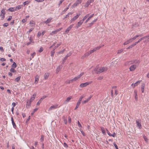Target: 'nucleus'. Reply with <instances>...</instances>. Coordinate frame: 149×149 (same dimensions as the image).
I'll return each mask as SVG.
<instances>
[{
    "mask_svg": "<svg viewBox=\"0 0 149 149\" xmlns=\"http://www.w3.org/2000/svg\"><path fill=\"white\" fill-rule=\"evenodd\" d=\"M140 62V61L139 60L134 59L126 61L125 64L126 65H130L131 64H133L129 68L130 71H134L136 68L138 67Z\"/></svg>",
    "mask_w": 149,
    "mask_h": 149,
    "instance_id": "nucleus-1",
    "label": "nucleus"
},
{
    "mask_svg": "<svg viewBox=\"0 0 149 149\" xmlns=\"http://www.w3.org/2000/svg\"><path fill=\"white\" fill-rule=\"evenodd\" d=\"M108 68L106 67H102L100 68L98 70H95V73L97 74H99L100 73L105 72L108 70Z\"/></svg>",
    "mask_w": 149,
    "mask_h": 149,
    "instance_id": "nucleus-2",
    "label": "nucleus"
},
{
    "mask_svg": "<svg viewBox=\"0 0 149 149\" xmlns=\"http://www.w3.org/2000/svg\"><path fill=\"white\" fill-rule=\"evenodd\" d=\"M104 45H103L102 46H99L97 47H95L93 49L89 51V53L91 54V53H93L94 52L96 51V50L100 49L102 46H104Z\"/></svg>",
    "mask_w": 149,
    "mask_h": 149,
    "instance_id": "nucleus-3",
    "label": "nucleus"
},
{
    "mask_svg": "<svg viewBox=\"0 0 149 149\" xmlns=\"http://www.w3.org/2000/svg\"><path fill=\"white\" fill-rule=\"evenodd\" d=\"M81 13L77 14L76 15L74 16L70 20V23H71L74 22L76 19H77L81 15Z\"/></svg>",
    "mask_w": 149,
    "mask_h": 149,
    "instance_id": "nucleus-4",
    "label": "nucleus"
},
{
    "mask_svg": "<svg viewBox=\"0 0 149 149\" xmlns=\"http://www.w3.org/2000/svg\"><path fill=\"white\" fill-rule=\"evenodd\" d=\"M91 82V81L86 82L84 83H83L81 84L80 85V86L81 88L86 87L87 85L90 84Z\"/></svg>",
    "mask_w": 149,
    "mask_h": 149,
    "instance_id": "nucleus-5",
    "label": "nucleus"
},
{
    "mask_svg": "<svg viewBox=\"0 0 149 149\" xmlns=\"http://www.w3.org/2000/svg\"><path fill=\"white\" fill-rule=\"evenodd\" d=\"M72 54V53L71 52H69V53L67 54V55H66V56L64 58V59L62 61V63H64L65 62L67 58L68 57H69V56H71Z\"/></svg>",
    "mask_w": 149,
    "mask_h": 149,
    "instance_id": "nucleus-6",
    "label": "nucleus"
},
{
    "mask_svg": "<svg viewBox=\"0 0 149 149\" xmlns=\"http://www.w3.org/2000/svg\"><path fill=\"white\" fill-rule=\"evenodd\" d=\"M136 123L137 126L138 127L139 129L141 128L142 126L140 120L139 119L136 120Z\"/></svg>",
    "mask_w": 149,
    "mask_h": 149,
    "instance_id": "nucleus-7",
    "label": "nucleus"
},
{
    "mask_svg": "<svg viewBox=\"0 0 149 149\" xmlns=\"http://www.w3.org/2000/svg\"><path fill=\"white\" fill-rule=\"evenodd\" d=\"M83 22H84L81 20H80L79 22H78L77 24L75 26V28L76 29H78L79 27L80 26H81L82 25Z\"/></svg>",
    "mask_w": 149,
    "mask_h": 149,
    "instance_id": "nucleus-8",
    "label": "nucleus"
},
{
    "mask_svg": "<svg viewBox=\"0 0 149 149\" xmlns=\"http://www.w3.org/2000/svg\"><path fill=\"white\" fill-rule=\"evenodd\" d=\"M92 96L90 95L88 98L85 100H84L82 102V104H84L88 102L91 99L92 97Z\"/></svg>",
    "mask_w": 149,
    "mask_h": 149,
    "instance_id": "nucleus-9",
    "label": "nucleus"
},
{
    "mask_svg": "<svg viewBox=\"0 0 149 149\" xmlns=\"http://www.w3.org/2000/svg\"><path fill=\"white\" fill-rule=\"evenodd\" d=\"M90 54L89 53V52H88L86 53H85L82 56H81V58L82 59H84L85 58L87 57Z\"/></svg>",
    "mask_w": 149,
    "mask_h": 149,
    "instance_id": "nucleus-10",
    "label": "nucleus"
},
{
    "mask_svg": "<svg viewBox=\"0 0 149 149\" xmlns=\"http://www.w3.org/2000/svg\"><path fill=\"white\" fill-rule=\"evenodd\" d=\"M95 0H88L86 3L85 4V6L86 7H88L90 4L93 2Z\"/></svg>",
    "mask_w": 149,
    "mask_h": 149,
    "instance_id": "nucleus-11",
    "label": "nucleus"
},
{
    "mask_svg": "<svg viewBox=\"0 0 149 149\" xmlns=\"http://www.w3.org/2000/svg\"><path fill=\"white\" fill-rule=\"evenodd\" d=\"M11 120L12 124L13 126V127L14 128L16 129V128L17 127V126L14 122V120H13V117H12L11 118Z\"/></svg>",
    "mask_w": 149,
    "mask_h": 149,
    "instance_id": "nucleus-12",
    "label": "nucleus"
},
{
    "mask_svg": "<svg viewBox=\"0 0 149 149\" xmlns=\"http://www.w3.org/2000/svg\"><path fill=\"white\" fill-rule=\"evenodd\" d=\"M36 93L33 94L32 96L31 97V98L29 100L31 102L33 101L35 98V97L36 96Z\"/></svg>",
    "mask_w": 149,
    "mask_h": 149,
    "instance_id": "nucleus-13",
    "label": "nucleus"
},
{
    "mask_svg": "<svg viewBox=\"0 0 149 149\" xmlns=\"http://www.w3.org/2000/svg\"><path fill=\"white\" fill-rule=\"evenodd\" d=\"M29 24H30V26L32 27H34L36 24L35 22L33 21H30Z\"/></svg>",
    "mask_w": 149,
    "mask_h": 149,
    "instance_id": "nucleus-14",
    "label": "nucleus"
},
{
    "mask_svg": "<svg viewBox=\"0 0 149 149\" xmlns=\"http://www.w3.org/2000/svg\"><path fill=\"white\" fill-rule=\"evenodd\" d=\"M72 96L68 97L67 98L66 100L64 102V104H66L67 102H68L72 98Z\"/></svg>",
    "mask_w": 149,
    "mask_h": 149,
    "instance_id": "nucleus-15",
    "label": "nucleus"
},
{
    "mask_svg": "<svg viewBox=\"0 0 149 149\" xmlns=\"http://www.w3.org/2000/svg\"><path fill=\"white\" fill-rule=\"evenodd\" d=\"M62 67V66L61 65H59L58 67L56 68V73H58L60 71Z\"/></svg>",
    "mask_w": 149,
    "mask_h": 149,
    "instance_id": "nucleus-16",
    "label": "nucleus"
},
{
    "mask_svg": "<svg viewBox=\"0 0 149 149\" xmlns=\"http://www.w3.org/2000/svg\"><path fill=\"white\" fill-rule=\"evenodd\" d=\"M132 40L131 38H130L128 40H127V41L125 42L124 43H123V45H126L129 43L130 42H132Z\"/></svg>",
    "mask_w": 149,
    "mask_h": 149,
    "instance_id": "nucleus-17",
    "label": "nucleus"
},
{
    "mask_svg": "<svg viewBox=\"0 0 149 149\" xmlns=\"http://www.w3.org/2000/svg\"><path fill=\"white\" fill-rule=\"evenodd\" d=\"M134 98L135 100L136 101H138V96H137V92L136 91H134Z\"/></svg>",
    "mask_w": 149,
    "mask_h": 149,
    "instance_id": "nucleus-18",
    "label": "nucleus"
},
{
    "mask_svg": "<svg viewBox=\"0 0 149 149\" xmlns=\"http://www.w3.org/2000/svg\"><path fill=\"white\" fill-rule=\"evenodd\" d=\"M94 15V14H93L91 15L90 16H89L88 18L86 20L85 22V23H87L88 21L91 19V18H92L93 16Z\"/></svg>",
    "mask_w": 149,
    "mask_h": 149,
    "instance_id": "nucleus-19",
    "label": "nucleus"
},
{
    "mask_svg": "<svg viewBox=\"0 0 149 149\" xmlns=\"http://www.w3.org/2000/svg\"><path fill=\"white\" fill-rule=\"evenodd\" d=\"M97 18L93 20L91 22L89 23V25L88 26V27H90L92 26V25L94 24V23L97 20Z\"/></svg>",
    "mask_w": 149,
    "mask_h": 149,
    "instance_id": "nucleus-20",
    "label": "nucleus"
},
{
    "mask_svg": "<svg viewBox=\"0 0 149 149\" xmlns=\"http://www.w3.org/2000/svg\"><path fill=\"white\" fill-rule=\"evenodd\" d=\"M8 10L11 12H14L16 11V10L15 9V8L13 7L9 8L8 9Z\"/></svg>",
    "mask_w": 149,
    "mask_h": 149,
    "instance_id": "nucleus-21",
    "label": "nucleus"
},
{
    "mask_svg": "<svg viewBox=\"0 0 149 149\" xmlns=\"http://www.w3.org/2000/svg\"><path fill=\"white\" fill-rule=\"evenodd\" d=\"M63 119L64 121V123L65 124H67V117L63 116Z\"/></svg>",
    "mask_w": 149,
    "mask_h": 149,
    "instance_id": "nucleus-22",
    "label": "nucleus"
},
{
    "mask_svg": "<svg viewBox=\"0 0 149 149\" xmlns=\"http://www.w3.org/2000/svg\"><path fill=\"white\" fill-rule=\"evenodd\" d=\"M52 19V18H48L47 19V20L45 22V23L46 24H47L48 23H49V22H50Z\"/></svg>",
    "mask_w": 149,
    "mask_h": 149,
    "instance_id": "nucleus-23",
    "label": "nucleus"
},
{
    "mask_svg": "<svg viewBox=\"0 0 149 149\" xmlns=\"http://www.w3.org/2000/svg\"><path fill=\"white\" fill-rule=\"evenodd\" d=\"M32 102L31 101H30L29 100H27V104H26V106H30L31 104V102Z\"/></svg>",
    "mask_w": 149,
    "mask_h": 149,
    "instance_id": "nucleus-24",
    "label": "nucleus"
},
{
    "mask_svg": "<svg viewBox=\"0 0 149 149\" xmlns=\"http://www.w3.org/2000/svg\"><path fill=\"white\" fill-rule=\"evenodd\" d=\"M49 76V74L48 73H45L44 75V79L45 80L47 79Z\"/></svg>",
    "mask_w": 149,
    "mask_h": 149,
    "instance_id": "nucleus-25",
    "label": "nucleus"
},
{
    "mask_svg": "<svg viewBox=\"0 0 149 149\" xmlns=\"http://www.w3.org/2000/svg\"><path fill=\"white\" fill-rule=\"evenodd\" d=\"M21 77L20 76H19L17 77L16 78H15V81L16 82H18L19 81Z\"/></svg>",
    "mask_w": 149,
    "mask_h": 149,
    "instance_id": "nucleus-26",
    "label": "nucleus"
},
{
    "mask_svg": "<svg viewBox=\"0 0 149 149\" xmlns=\"http://www.w3.org/2000/svg\"><path fill=\"white\" fill-rule=\"evenodd\" d=\"M101 131H102V133H103V134L104 135L106 134L105 131L104 130V129L103 127H101Z\"/></svg>",
    "mask_w": 149,
    "mask_h": 149,
    "instance_id": "nucleus-27",
    "label": "nucleus"
},
{
    "mask_svg": "<svg viewBox=\"0 0 149 149\" xmlns=\"http://www.w3.org/2000/svg\"><path fill=\"white\" fill-rule=\"evenodd\" d=\"M57 32H57L56 30H55V31H52V32H51L49 34L50 35H53L54 34H56Z\"/></svg>",
    "mask_w": 149,
    "mask_h": 149,
    "instance_id": "nucleus-28",
    "label": "nucleus"
},
{
    "mask_svg": "<svg viewBox=\"0 0 149 149\" xmlns=\"http://www.w3.org/2000/svg\"><path fill=\"white\" fill-rule=\"evenodd\" d=\"M144 87L145 85L144 84H143L141 85V91L142 93H143L144 91Z\"/></svg>",
    "mask_w": 149,
    "mask_h": 149,
    "instance_id": "nucleus-29",
    "label": "nucleus"
},
{
    "mask_svg": "<svg viewBox=\"0 0 149 149\" xmlns=\"http://www.w3.org/2000/svg\"><path fill=\"white\" fill-rule=\"evenodd\" d=\"M79 77L78 76H77V77L74 78L72 79V80L73 81H74L77 80V79H78L79 78Z\"/></svg>",
    "mask_w": 149,
    "mask_h": 149,
    "instance_id": "nucleus-30",
    "label": "nucleus"
},
{
    "mask_svg": "<svg viewBox=\"0 0 149 149\" xmlns=\"http://www.w3.org/2000/svg\"><path fill=\"white\" fill-rule=\"evenodd\" d=\"M89 15V14H87L81 20L84 22V21L86 19V18H87V17H88Z\"/></svg>",
    "mask_w": 149,
    "mask_h": 149,
    "instance_id": "nucleus-31",
    "label": "nucleus"
},
{
    "mask_svg": "<svg viewBox=\"0 0 149 149\" xmlns=\"http://www.w3.org/2000/svg\"><path fill=\"white\" fill-rule=\"evenodd\" d=\"M22 6L20 5H18L15 8V9H16V10H19L21 8Z\"/></svg>",
    "mask_w": 149,
    "mask_h": 149,
    "instance_id": "nucleus-32",
    "label": "nucleus"
},
{
    "mask_svg": "<svg viewBox=\"0 0 149 149\" xmlns=\"http://www.w3.org/2000/svg\"><path fill=\"white\" fill-rule=\"evenodd\" d=\"M11 67L12 68H15L17 67V65L16 63L15 62H14L13 64L11 65Z\"/></svg>",
    "mask_w": 149,
    "mask_h": 149,
    "instance_id": "nucleus-33",
    "label": "nucleus"
},
{
    "mask_svg": "<svg viewBox=\"0 0 149 149\" xmlns=\"http://www.w3.org/2000/svg\"><path fill=\"white\" fill-rule=\"evenodd\" d=\"M140 81H138L134 84V87L137 86L140 82Z\"/></svg>",
    "mask_w": 149,
    "mask_h": 149,
    "instance_id": "nucleus-34",
    "label": "nucleus"
},
{
    "mask_svg": "<svg viewBox=\"0 0 149 149\" xmlns=\"http://www.w3.org/2000/svg\"><path fill=\"white\" fill-rule=\"evenodd\" d=\"M146 37L147 36H144L141 38H140L138 40V42H141L142 40L145 39V38H146Z\"/></svg>",
    "mask_w": 149,
    "mask_h": 149,
    "instance_id": "nucleus-35",
    "label": "nucleus"
},
{
    "mask_svg": "<svg viewBox=\"0 0 149 149\" xmlns=\"http://www.w3.org/2000/svg\"><path fill=\"white\" fill-rule=\"evenodd\" d=\"M73 82V81L72 80V79L69 80H67L66 81V83H67V84H70V83L72 82Z\"/></svg>",
    "mask_w": 149,
    "mask_h": 149,
    "instance_id": "nucleus-36",
    "label": "nucleus"
},
{
    "mask_svg": "<svg viewBox=\"0 0 149 149\" xmlns=\"http://www.w3.org/2000/svg\"><path fill=\"white\" fill-rule=\"evenodd\" d=\"M82 1V0H77L75 2L78 5L79 3H80Z\"/></svg>",
    "mask_w": 149,
    "mask_h": 149,
    "instance_id": "nucleus-37",
    "label": "nucleus"
},
{
    "mask_svg": "<svg viewBox=\"0 0 149 149\" xmlns=\"http://www.w3.org/2000/svg\"><path fill=\"white\" fill-rule=\"evenodd\" d=\"M29 40L30 41L29 42H31V43H34V41L33 40V39L31 36L30 37V38L29 39Z\"/></svg>",
    "mask_w": 149,
    "mask_h": 149,
    "instance_id": "nucleus-38",
    "label": "nucleus"
},
{
    "mask_svg": "<svg viewBox=\"0 0 149 149\" xmlns=\"http://www.w3.org/2000/svg\"><path fill=\"white\" fill-rule=\"evenodd\" d=\"M5 15L3 14H1L0 15V16L1 17V19L3 20L5 17Z\"/></svg>",
    "mask_w": 149,
    "mask_h": 149,
    "instance_id": "nucleus-39",
    "label": "nucleus"
},
{
    "mask_svg": "<svg viewBox=\"0 0 149 149\" xmlns=\"http://www.w3.org/2000/svg\"><path fill=\"white\" fill-rule=\"evenodd\" d=\"M1 14H3L4 15H5L6 14V12L5 11V9L4 8H3L1 10Z\"/></svg>",
    "mask_w": 149,
    "mask_h": 149,
    "instance_id": "nucleus-40",
    "label": "nucleus"
},
{
    "mask_svg": "<svg viewBox=\"0 0 149 149\" xmlns=\"http://www.w3.org/2000/svg\"><path fill=\"white\" fill-rule=\"evenodd\" d=\"M80 104V103H79L78 102H77L76 106L75 107V108L74 109L75 110L76 109L79 107V106Z\"/></svg>",
    "mask_w": 149,
    "mask_h": 149,
    "instance_id": "nucleus-41",
    "label": "nucleus"
},
{
    "mask_svg": "<svg viewBox=\"0 0 149 149\" xmlns=\"http://www.w3.org/2000/svg\"><path fill=\"white\" fill-rule=\"evenodd\" d=\"M55 109L54 105H52L50 107L49 109V111H51L53 109Z\"/></svg>",
    "mask_w": 149,
    "mask_h": 149,
    "instance_id": "nucleus-42",
    "label": "nucleus"
},
{
    "mask_svg": "<svg viewBox=\"0 0 149 149\" xmlns=\"http://www.w3.org/2000/svg\"><path fill=\"white\" fill-rule=\"evenodd\" d=\"M38 109L37 108H35V109H34L33 110V111L31 113V115H33L34 112L38 110Z\"/></svg>",
    "mask_w": 149,
    "mask_h": 149,
    "instance_id": "nucleus-43",
    "label": "nucleus"
},
{
    "mask_svg": "<svg viewBox=\"0 0 149 149\" xmlns=\"http://www.w3.org/2000/svg\"><path fill=\"white\" fill-rule=\"evenodd\" d=\"M10 71L13 73H16V70L13 68H11L10 70Z\"/></svg>",
    "mask_w": 149,
    "mask_h": 149,
    "instance_id": "nucleus-44",
    "label": "nucleus"
},
{
    "mask_svg": "<svg viewBox=\"0 0 149 149\" xmlns=\"http://www.w3.org/2000/svg\"><path fill=\"white\" fill-rule=\"evenodd\" d=\"M138 37H139L138 35H136L133 38H131L132 39V41H133V40H135L136 38H137Z\"/></svg>",
    "mask_w": 149,
    "mask_h": 149,
    "instance_id": "nucleus-45",
    "label": "nucleus"
},
{
    "mask_svg": "<svg viewBox=\"0 0 149 149\" xmlns=\"http://www.w3.org/2000/svg\"><path fill=\"white\" fill-rule=\"evenodd\" d=\"M33 28H31L30 30L27 32V33L29 34L31 32L32 30H33Z\"/></svg>",
    "mask_w": 149,
    "mask_h": 149,
    "instance_id": "nucleus-46",
    "label": "nucleus"
},
{
    "mask_svg": "<svg viewBox=\"0 0 149 149\" xmlns=\"http://www.w3.org/2000/svg\"><path fill=\"white\" fill-rule=\"evenodd\" d=\"M42 100H41V99H40L38 101V102L37 103V105H39L41 103V102L42 101Z\"/></svg>",
    "mask_w": 149,
    "mask_h": 149,
    "instance_id": "nucleus-47",
    "label": "nucleus"
},
{
    "mask_svg": "<svg viewBox=\"0 0 149 149\" xmlns=\"http://www.w3.org/2000/svg\"><path fill=\"white\" fill-rule=\"evenodd\" d=\"M70 29L69 27H68L66 29L65 31V32L66 33H68L70 31Z\"/></svg>",
    "mask_w": 149,
    "mask_h": 149,
    "instance_id": "nucleus-48",
    "label": "nucleus"
},
{
    "mask_svg": "<svg viewBox=\"0 0 149 149\" xmlns=\"http://www.w3.org/2000/svg\"><path fill=\"white\" fill-rule=\"evenodd\" d=\"M29 2V1H27L24 2L23 3V4L24 6H25L27 4H28Z\"/></svg>",
    "mask_w": 149,
    "mask_h": 149,
    "instance_id": "nucleus-49",
    "label": "nucleus"
},
{
    "mask_svg": "<svg viewBox=\"0 0 149 149\" xmlns=\"http://www.w3.org/2000/svg\"><path fill=\"white\" fill-rule=\"evenodd\" d=\"M55 53V52L54 51V50L52 51L51 52V56H54V53Z\"/></svg>",
    "mask_w": 149,
    "mask_h": 149,
    "instance_id": "nucleus-50",
    "label": "nucleus"
},
{
    "mask_svg": "<svg viewBox=\"0 0 149 149\" xmlns=\"http://www.w3.org/2000/svg\"><path fill=\"white\" fill-rule=\"evenodd\" d=\"M44 136L43 135H42L41 136L40 141L41 142H42L44 141Z\"/></svg>",
    "mask_w": 149,
    "mask_h": 149,
    "instance_id": "nucleus-51",
    "label": "nucleus"
},
{
    "mask_svg": "<svg viewBox=\"0 0 149 149\" xmlns=\"http://www.w3.org/2000/svg\"><path fill=\"white\" fill-rule=\"evenodd\" d=\"M143 139H144L145 141L146 142H147L148 141V139L146 138V137L145 135L143 136Z\"/></svg>",
    "mask_w": 149,
    "mask_h": 149,
    "instance_id": "nucleus-52",
    "label": "nucleus"
},
{
    "mask_svg": "<svg viewBox=\"0 0 149 149\" xmlns=\"http://www.w3.org/2000/svg\"><path fill=\"white\" fill-rule=\"evenodd\" d=\"M72 13H71V12H70V13H68V14H67L66 16H65V18H67V17H68L69 16V15L70 14V15H72Z\"/></svg>",
    "mask_w": 149,
    "mask_h": 149,
    "instance_id": "nucleus-53",
    "label": "nucleus"
},
{
    "mask_svg": "<svg viewBox=\"0 0 149 149\" xmlns=\"http://www.w3.org/2000/svg\"><path fill=\"white\" fill-rule=\"evenodd\" d=\"M65 50V49H63L62 50L58 52L59 54H62L64 52Z\"/></svg>",
    "mask_w": 149,
    "mask_h": 149,
    "instance_id": "nucleus-54",
    "label": "nucleus"
},
{
    "mask_svg": "<svg viewBox=\"0 0 149 149\" xmlns=\"http://www.w3.org/2000/svg\"><path fill=\"white\" fill-rule=\"evenodd\" d=\"M134 46L132 44L131 45H130L129 47H128L127 48V49H130L132 48V47H133Z\"/></svg>",
    "mask_w": 149,
    "mask_h": 149,
    "instance_id": "nucleus-55",
    "label": "nucleus"
},
{
    "mask_svg": "<svg viewBox=\"0 0 149 149\" xmlns=\"http://www.w3.org/2000/svg\"><path fill=\"white\" fill-rule=\"evenodd\" d=\"M41 35V33L39 31L38 33L37 36L38 37H39Z\"/></svg>",
    "mask_w": 149,
    "mask_h": 149,
    "instance_id": "nucleus-56",
    "label": "nucleus"
},
{
    "mask_svg": "<svg viewBox=\"0 0 149 149\" xmlns=\"http://www.w3.org/2000/svg\"><path fill=\"white\" fill-rule=\"evenodd\" d=\"M113 144L114 146H115V147L116 149H118V146H117V145H116V144L115 143V142L113 143Z\"/></svg>",
    "mask_w": 149,
    "mask_h": 149,
    "instance_id": "nucleus-57",
    "label": "nucleus"
},
{
    "mask_svg": "<svg viewBox=\"0 0 149 149\" xmlns=\"http://www.w3.org/2000/svg\"><path fill=\"white\" fill-rule=\"evenodd\" d=\"M12 16H10L7 19V20L8 21H10L12 19Z\"/></svg>",
    "mask_w": 149,
    "mask_h": 149,
    "instance_id": "nucleus-58",
    "label": "nucleus"
},
{
    "mask_svg": "<svg viewBox=\"0 0 149 149\" xmlns=\"http://www.w3.org/2000/svg\"><path fill=\"white\" fill-rule=\"evenodd\" d=\"M123 51V49H122L119 50L118 51V53L119 54L122 52Z\"/></svg>",
    "mask_w": 149,
    "mask_h": 149,
    "instance_id": "nucleus-59",
    "label": "nucleus"
},
{
    "mask_svg": "<svg viewBox=\"0 0 149 149\" xmlns=\"http://www.w3.org/2000/svg\"><path fill=\"white\" fill-rule=\"evenodd\" d=\"M43 50V48L42 47H40L38 51L40 53L42 52Z\"/></svg>",
    "mask_w": 149,
    "mask_h": 149,
    "instance_id": "nucleus-60",
    "label": "nucleus"
},
{
    "mask_svg": "<svg viewBox=\"0 0 149 149\" xmlns=\"http://www.w3.org/2000/svg\"><path fill=\"white\" fill-rule=\"evenodd\" d=\"M0 60L2 61H6V59L5 58H1Z\"/></svg>",
    "mask_w": 149,
    "mask_h": 149,
    "instance_id": "nucleus-61",
    "label": "nucleus"
},
{
    "mask_svg": "<svg viewBox=\"0 0 149 149\" xmlns=\"http://www.w3.org/2000/svg\"><path fill=\"white\" fill-rule=\"evenodd\" d=\"M116 134L115 132H113V134H110V136H112V137H114L115 136Z\"/></svg>",
    "mask_w": 149,
    "mask_h": 149,
    "instance_id": "nucleus-62",
    "label": "nucleus"
},
{
    "mask_svg": "<svg viewBox=\"0 0 149 149\" xmlns=\"http://www.w3.org/2000/svg\"><path fill=\"white\" fill-rule=\"evenodd\" d=\"M78 126H79V127H82L81 125V124L80 123L79 121H78Z\"/></svg>",
    "mask_w": 149,
    "mask_h": 149,
    "instance_id": "nucleus-63",
    "label": "nucleus"
},
{
    "mask_svg": "<svg viewBox=\"0 0 149 149\" xmlns=\"http://www.w3.org/2000/svg\"><path fill=\"white\" fill-rule=\"evenodd\" d=\"M145 36L146 37V38H147V41H149V35Z\"/></svg>",
    "mask_w": 149,
    "mask_h": 149,
    "instance_id": "nucleus-64",
    "label": "nucleus"
}]
</instances>
